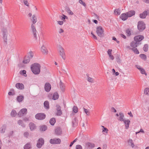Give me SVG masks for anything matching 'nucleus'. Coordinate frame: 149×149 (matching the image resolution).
Listing matches in <instances>:
<instances>
[{"mask_svg": "<svg viewBox=\"0 0 149 149\" xmlns=\"http://www.w3.org/2000/svg\"><path fill=\"white\" fill-rule=\"evenodd\" d=\"M17 123L19 125H20L23 127H25V125L23 121L22 120H18Z\"/></svg>", "mask_w": 149, "mask_h": 149, "instance_id": "31", "label": "nucleus"}, {"mask_svg": "<svg viewBox=\"0 0 149 149\" xmlns=\"http://www.w3.org/2000/svg\"><path fill=\"white\" fill-rule=\"evenodd\" d=\"M86 76L87 77V80L88 81L91 83H92L93 82L94 79L89 77V74H86Z\"/></svg>", "mask_w": 149, "mask_h": 149, "instance_id": "33", "label": "nucleus"}, {"mask_svg": "<svg viewBox=\"0 0 149 149\" xmlns=\"http://www.w3.org/2000/svg\"><path fill=\"white\" fill-rule=\"evenodd\" d=\"M95 145L94 143L90 142H87L86 143V147L87 148H93L95 147Z\"/></svg>", "mask_w": 149, "mask_h": 149, "instance_id": "20", "label": "nucleus"}, {"mask_svg": "<svg viewBox=\"0 0 149 149\" xmlns=\"http://www.w3.org/2000/svg\"><path fill=\"white\" fill-rule=\"evenodd\" d=\"M24 3L25 5L27 6H29V3L28 2L27 0H24Z\"/></svg>", "mask_w": 149, "mask_h": 149, "instance_id": "58", "label": "nucleus"}, {"mask_svg": "<svg viewBox=\"0 0 149 149\" xmlns=\"http://www.w3.org/2000/svg\"><path fill=\"white\" fill-rule=\"evenodd\" d=\"M128 16L127 14V13H123L120 15V18L123 21L126 20L128 18Z\"/></svg>", "mask_w": 149, "mask_h": 149, "instance_id": "17", "label": "nucleus"}, {"mask_svg": "<svg viewBox=\"0 0 149 149\" xmlns=\"http://www.w3.org/2000/svg\"><path fill=\"white\" fill-rule=\"evenodd\" d=\"M62 111L60 110L57 111V113H56V115L57 116H61L62 114Z\"/></svg>", "mask_w": 149, "mask_h": 149, "instance_id": "51", "label": "nucleus"}, {"mask_svg": "<svg viewBox=\"0 0 149 149\" xmlns=\"http://www.w3.org/2000/svg\"><path fill=\"white\" fill-rule=\"evenodd\" d=\"M7 128V125L6 124H3L0 128V132L1 134L4 133Z\"/></svg>", "mask_w": 149, "mask_h": 149, "instance_id": "15", "label": "nucleus"}, {"mask_svg": "<svg viewBox=\"0 0 149 149\" xmlns=\"http://www.w3.org/2000/svg\"><path fill=\"white\" fill-rule=\"evenodd\" d=\"M56 122V119L55 118H51L49 120V123L50 124L53 126L54 125Z\"/></svg>", "mask_w": 149, "mask_h": 149, "instance_id": "30", "label": "nucleus"}, {"mask_svg": "<svg viewBox=\"0 0 149 149\" xmlns=\"http://www.w3.org/2000/svg\"><path fill=\"white\" fill-rule=\"evenodd\" d=\"M120 117L118 120L121 121H123L125 120L123 119L124 116L123 113L120 112L119 113Z\"/></svg>", "mask_w": 149, "mask_h": 149, "instance_id": "26", "label": "nucleus"}, {"mask_svg": "<svg viewBox=\"0 0 149 149\" xmlns=\"http://www.w3.org/2000/svg\"><path fill=\"white\" fill-rule=\"evenodd\" d=\"M33 24L37 22V18L35 15H33L32 16V19H31Z\"/></svg>", "mask_w": 149, "mask_h": 149, "instance_id": "38", "label": "nucleus"}, {"mask_svg": "<svg viewBox=\"0 0 149 149\" xmlns=\"http://www.w3.org/2000/svg\"><path fill=\"white\" fill-rule=\"evenodd\" d=\"M148 45L146 44L144 45L143 49L145 52H147L148 49Z\"/></svg>", "mask_w": 149, "mask_h": 149, "instance_id": "44", "label": "nucleus"}, {"mask_svg": "<svg viewBox=\"0 0 149 149\" xmlns=\"http://www.w3.org/2000/svg\"><path fill=\"white\" fill-rule=\"evenodd\" d=\"M132 49L134 52V53L136 54H139V52L137 49L136 47H134L133 48H132Z\"/></svg>", "mask_w": 149, "mask_h": 149, "instance_id": "45", "label": "nucleus"}, {"mask_svg": "<svg viewBox=\"0 0 149 149\" xmlns=\"http://www.w3.org/2000/svg\"><path fill=\"white\" fill-rule=\"evenodd\" d=\"M59 53L60 55L61 56L63 59L65 60V57L64 50L62 47H59Z\"/></svg>", "mask_w": 149, "mask_h": 149, "instance_id": "7", "label": "nucleus"}, {"mask_svg": "<svg viewBox=\"0 0 149 149\" xmlns=\"http://www.w3.org/2000/svg\"><path fill=\"white\" fill-rule=\"evenodd\" d=\"M61 142V140L59 138L51 139L49 140V142L52 144H60Z\"/></svg>", "mask_w": 149, "mask_h": 149, "instance_id": "6", "label": "nucleus"}, {"mask_svg": "<svg viewBox=\"0 0 149 149\" xmlns=\"http://www.w3.org/2000/svg\"><path fill=\"white\" fill-rule=\"evenodd\" d=\"M76 149H82V148L81 145H78L76 146Z\"/></svg>", "mask_w": 149, "mask_h": 149, "instance_id": "55", "label": "nucleus"}, {"mask_svg": "<svg viewBox=\"0 0 149 149\" xmlns=\"http://www.w3.org/2000/svg\"><path fill=\"white\" fill-rule=\"evenodd\" d=\"M125 126V129H127L128 128L129 125L130 123V121L129 119L125 120L123 121Z\"/></svg>", "mask_w": 149, "mask_h": 149, "instance_id": "21", "label": "nucleus"}, {"mask_svg": "<svg viewBox=\"0 0 149 149\" xmlns=\"http://www.w3.org/2000/svg\"><path fill=\"white\" fill-rule=\"evenodd\" d=\"M77 120L76 118H74L73 120L72 121L73 126V127L76 126L77 125Z\"/></svg>", "mask_w": 149, "mask_h": 149, "instance_id": "32", "label": "nucleus"}, {"mask_svg": "<svg viewBox=\"0 0 149 149\" xmlns=\"http://www.w3.org/2000/svg\"><path fill=\"white\" fill-rule=\"evenodd\" d=\"M40 130L41 131H45L47 129V126L45 125H41L40 127Z\"/></svg>", "mask_w": 149, "mask_h": 149, "instance_id": "22", "label": "nucleus"}, {"mask_svg": "<svg viewBox=\"0 0 149 149\" xmlns=\"http://www.w3.org/2000/svg\"><path fill=\"white\" fill-rule=\"evenodd\" d=\"M17 115V113L16 111L14 109L12 110L10 115L12 117H15Z\"/></svg>", "mask_w": 149, "mask_h": 149, "instance_id": "36", "label": "nucleus"}, {"mask_svg": "<svg viewBox=\"0 0 149 149\" xmlns=\"http://www.w3.org/2000/svg\"><path fill=\"white\" fill-rule=\"evenodd\" d=\"M38 142L40 143L41 144H44V140L42 138H40L38 139Z\"/></svg>", "mask_w": 149, "mask_h": 149, "instance_id": "41", "label": "nucleus"}, {"mask_svg": "<svg viewBox=\"0 0 149 149\" xmlns=\"http://www.w3.org/2000/svg\"><path fill=\"white\" fill-rule=\"evenodd\" d=\"M25 137L27 138L29 135V133L28 132H25L24 134Z\"/></svg>", "mask_w": 149, "mask_h": 149, "instance_id": "56", "label": "nucleus"}, {"mask_svg": "<svg viewBox=\"0 0 149 149\" xmlns=\"http://www.w3.org/2000/svg\"><path fill=\"white\" fill-rule=\"evenodd\" d=\"M31 148V145L30 143L26 144L24 147V149H30Z\"/></svg>", "mask_w": 149, "mask_h": 149, "instance_id": "28", "label": "nucleus"}, {"mask_svg": "<svg viewBox=\"0 0 149 149\" xmlns=\"http://www.w3.org/2000/svg\"><path fill=\"white\" fill-rule=\"evenodd\" d=\"M126 13L128 17H130L135 15V12L134 10H131L127 12Z\"/></svg>", "mask_w": 149, "mask_h": 149, "instance_id": "18", "label": "nucleus"}, {"mask_svg": "<svg viewBox=\"0 0 149 149\" xmlns=\"http://www.w3.org/2000/svg\"><path fill=\"white\" fill-rule=\"evenodd\" d=\"M137 27L139 31H142L145 29V24L143 22L139 21L138 22Z\"/></svg>", "mask_w": 149, "mask_h": 149, "instance_id": "3", "label": "nucleus"}, {"mask_svg": "<svg viewBox=\"0 0 149 149\" xmlns=\"http://www.w3.org/2000/svg\"><path fill=\"white\" fill-rule=\"evenodd\" d=\"M27 112V111L26 109H21L18 113L17 115L19 117H21L22 116L26 114Z\"/></svg>", "mask_w": 149, "mask_h": 149, "instance_id": "5", "label": "nucleus"}, {"mask_svg": "<svg viewBox=\"0 0 149 149\" xmlns=\"http://www.w3.org/2000/svg\"><path fill=\"white\" fill-rule=\"evenodd\" d=\"M83 109L86 115L88 116L90 115V112L88 111V110L85 109V108H84Z\"/></svg>", "mask_w": 149, "mask_h": 149, "instance_id": "49", "label": "nucleus"}, {"mask_svg": "<svg viewBox=\"0 0 149 149\" xmlns=\"http://www.w3.org/2000/svg\"><path fill=\"white\" fill-rule=\"evenodd\" d=\"M8 95H14L15 94V92L14 89L13 88L11 89L10 91L8 93Z\"/></svg>", "mask_w": 149, "mask_h": 149, "instance_id": "34", "label": "nucleus"}, {"mask_svg": "<svg viewBox=\"0 0 149 149\" xmlns=\"http://www.w3.org/2000/svg\"><path fill=\"white\" fill-rule=\"evenodd\" d=\"M30 128L31 130H33L36 129V126L34 124L30 123L29 124Z\"/></svg>", "mask_w": 149, "mask_h": 149, "instance_id": "25", "label": "nucleus"}, {"mask_svg": "<svg viewBox=\"0 0 149 149\" xmlns=\"http://www.w3.org/2000/svg\"><path fill=\"white\" fill-rule=\"evenodd\" d=\"M15 87L17 89L23 90L24 88V86L23 84L20 83H17L15 85Z\"/></svg>", "mask_w": 149, "mask_h": 149, "instance_id": "14", "label": "nucleus"}, {"mask_svg": "<svg viewBox=\"0 0 149 149\" xmlns=\"http://www.w3.org/2000/svg\"><path fill=\"white\" fill-rule=\"evenodd\" d=\"M58 23L59 25H61L63 24V22L62 21H58Z\"/></svg>", "mask_w": 149, "mask_h": 149, "instance_id": "64", "label": "nucleus"}, {"mask_svg": "<svg viewBox=\"0 0 149 149\" xmlns=\"http://www.w3.org/2000/svg\"><path fill=\"white\" fill-rule=\"evenodd\" d=\"M63 17H62L61 19L64 21L65 19V18H67V17L64 15H63Z\"/></svg>", "mask_w": 149, "mask_h": 149, "instance_id": "60", "label": "nucleus"}, {"mask_svg": "<svg viewBox=\"0 0 149 149\" xmlns=\"http://www.w3.org/2000/svg\"><path fill=\"white\" fill-rule=\"evenodd\" d=\"M114 13L116 15H120V10L119 9H116L114 11Z\"/></svg>", "mask_w": 149, "mask_h": 149, "instance_id": "46", "label": "nucleus"}, {"mask_svg": "<svg viewBox=\"0 0 149 149\" xmlns=\"http://www.w3.org/2000/svg\"><path fill=\"white\" fill-rule=\"evenodd\" d=\"M112 50L111 49H109L107 52L108 54L109 55L111 54V52Z\"/></svg>", "mask_w": 149, "mask_h": 149, "instance_id": "63", "label": "nucleus"}, {"mask_svg": "<svg viewBox=\"0 0 149 149\" xmlns=\"http://www.w3.org/2000/svg\"><path fill=\"white\" fill-rule=\"evenodd\" d=\"M65 9L69 14L72 15L73 14V13L70 10L69 8L66 7L65 8Z\"/></svg>", "mask_w": 149, "mask_h": 149, "instance_id": "39", "label": "nucleus"}, {"mask_svg": "<svg viewBox=\"0 0 149 149\" xmlns=\"http://www.w3.org/2000/svg\"><path fill=\"white\" fill-rule=\"evenodd\" d=\"M24 97L22 95L18 96L17 97V100L19 102H22L24 100Z\"/></svg>", "mask_w": 149, "mask_h": 149, "instance_id": "27", "label": "nucleus"}, {"mask_svg": "<svg viewBox=\"0 0 149 149\" xmlns=\"http://www.w3.org/2000/svg\"><path fill=\"white\" fill-rule=\"evenodd\" d=\"M35 117L37 119L42 120L45 118L46 115L43 113H39L36 115Z\"/></svg>", "mask_w": 149, "mask_h": 149, "instance_id": "4", "label": "nucleus"}, {"mask_svg": "<svg viewBox=\"0 0 149 149\" xmlns=\"http://www.w3.org/2000/svg\"><path fill=\"white\" fill-rule=\"evenodd\" d=\"M13 133H14V132L13 131H10V132H9V133L8 134V136L10 137V136H12L13 135Z\"/></svg>", "mask_w": 149, "mask_h": 149, "instance_id": "59", "label": "nucleus"}, {"mask_svg": "<svg viewBox=\"0 0 149 149\" xmlns=\"http://www.w3.org/2000/svg\"><path fill=\"white\" fill-rule=\"evenodd\" d=\"M41 66L38 63H34L31 66V70L35 74H38L40 72Z\"/></svg>", "mask_w": 149, "mask_h": 149, "instance_id": "1", "label": "nucleus"}, {"mask_svg": "<svg viewBox=\"0 0 149 149\" xmlns=\"http://www.w3.org/2000/svg\"><path fill=\"white\" fill-rule=\"evenodd\" d=\"M51 85L49 83H46L45 86V91L47 92H49L51 89Z\"/></svg>", "mask_w": 149, "mask_h": 149, "instance_id": "12", "label": "nucleus"}, {"mask_svg": "<svg viewBox=\"0 0 149 149\" xmlns=\"http://www.w3.org/2000/svg\"><path fill=\"white\" fill-rule=\"evenodd\" d=\"M60 87L61 89L62 92L64 91L65 89V84L62 82L61 80L60 81Z\"/></svg>", "mask_w": 149, "mask_h": 149, "instance_id": "19", "label": "nucleus"}, {"mask_svg": "<svg viewBox=\"0 0 149 149\" xmlns=\"http://www.w3.org/2000/svg\"><path fill=\"white\" fill-rule=\"evenodd\" d=\"M104 31L102 27L101 26H98L96 28V33L97 35L100 37H103L104 36Z\"/></svg>", "mask_w": 149, "mask_h": 149, "instance_id": "2", "label": "nucleus"}, {"mask_svg": "<svg viewBox=\"0 0 149 149\" xmlns=\"http://www.w3.org/2000/svg\"><path fill=\"white\" fill-rule=\"evenodd\" d=\"M29 54L31 56V58L33 56V54L32 51H30L29 52Z\"/></svg>", "mask_w": 149, "mask_h": 149, "instance_id": "62", "label": "nucleus"}, {"mask_svg": "<svg viewBox=\"0 0 149 149\" xmlns=\"http://www.w3.org/2000/svg\"><path fill=\"white\" fill-rule=\"evenodd\" d=\"M147 11L146 10L144 11L142 13L140 14L139 17L142 19L145 18L147 15Z\"/></svg>", "mask_w": 149, "mask_h": 149, "instance_id": "16", "label": "nucleus"}, {"mask_svg": "<svg viewBox=\"0 0 149 149\" xmlns=\"http://www.w3.org/2000/svg\"><path fill=\"white\" fill-rule=\"evenodd\" d=\"M31 28L32 30V32H33L34 36L35 38L37 39V31L36 29L35 26L33 24H32L31 26Z\"/></svg>", "mask_w": 149, "mask_h": 149, "instance_id": "9", "label": "nucleus"}, {"mask_svg": "<svg viewBox=\"0 0 149 149\" xmlns=\"http://www.w3.org/2000/svg\"><path fill=\"white\" fill-rule=\"evenodd\" d=\"M30 61V58L28 56L25 57L23 61V63H27L29 62Z\"/></svg>", "mask_w": 149, "mask_h": 149, "instance_id": "23", "label": "nucleus"}, {"mask_svg": "<svg viewBox=\"0 0 149 149\" xmlns=\"http://www.w3.org/2000/svg\"><path fill=\"white\" fill-rule=\"evenodd\" d=\"M140 57L143 59L146 60V59L147 57L146 55L143 54H141L139 55Z\"/></svg>", "mask_w": 149, "mask_h": 149, "instance_id": "40", "label": "nucleus"}, {"mask_svg": "<svg viewBox=\"0 0 149 149\" xmlns=\"http://www.w3.org/2000/svg\"><path fill=\"white\" fill-rule=\"evenodd\" d=\"M79 3L82 4L85 7L86 6V4L85 2H83L82 0H79Z\"/></svg>", "mask_w": 149, "mask_h": 149, "instance_id": "52", "label": "nucleus"}, {"mask_svg": "<svg viewBox=\"0 0 149 149\" xmlns=\"http://www.w3.org/2000/svg\"><path fill=\"white\" fill-rule=\"evenodd\" d=\"M50 98L52 97V99L53 100H56L58 98V93L56 92L54 93L53 95H49L48 96Z\"/></svg>", "mask_w": 149, "mask_h": 149, "instance_id": "10", "label": "nucleus"}, {"mask_svg": "<svg viewBox=\"0 0 149 149\" xmlns=\"http://www.w3.org/2000/svg\"><path fill=\"white\" fill-rule=\"evenodd\" d=\"M43 145V144H41V143H40L37 142V145H36V146L38 148H40Z\"/></svg>", "mask_w": 149, "mask_h": 149, "instance_id": "53", "label": "nucleus"}, {"mask_svg": "<svg viewBox=\"0 0 149 149\" xmlns=\"http://www.w3.org/2000/svg\"><path fill=\"white\" fill-rule=\"evenodd\" d=\"M129 143H130L131 144V146L132 148H133L134 147V142L133 140L132 139H129Z\"/></svg>", "mask_w": 149, "mask_h": 149, "instance_id": "43", "label": "nucleus"}, {"mask_svg": "<svg viewBox=\"0 0 149 149\" xmlns=\"http://www.w3.org/2000/svg\"><path fill=\"white\" fill-rule=\"evenodd\" d=\"M55 134L57 135H59L62 134V130L59 127H57L55 130Z\"/></svg>", "mask_w": 149, "mask_h": 149, "instance_id": "13", "label": "nucleus"}, {"mask_svg": "<svg viewBox=\"0 0 149 149\" xmlns=\"http://www.w3.org/2000/svg\"><path fill=\"white\" fill-rule=\"evenodd\" d=\"M141 43L138 42H136V41H132L131 42L130 44V46L132 47V48L134 47H136L138 46L139 45L141 44Z\"/></svg>", "mask_w": 149, "mask_h": 149, "instance_id": "11", "label": "nucleus"}, {"mask_svg": "<svg viewBox=\"0 0 149 149\" xmlns=\"http://www.w3.org/2000/svg\"><path fill=\"white\" fill-rule=\"evenodd\" d=\"M20 73L21 74H22L25 77H26L27 76V74H26V71L25 70H21L20 72Z\"/></svg>", "mask_w": 149, "mask_h": 149, "instance_id": "42", "label": "nucleus"}, {"mask_svg": "<svg viewBox=\"0 0 149 149\" xmlns=\"http://www.w3.org/2000/svg\"><path fill=\"white\" fill-rule=\"evenodd\" d=\"M73 111L75 113L77 112L78 111V109L77 107L76 106H74L73 109Z\"/></svg>", "mask_w": 149, "mask_h": 149, "instance_id": "48", "label": "nucleus"}, {"mask_svg": "<svg viewBox=\"0 0 149 149\" xmlns=\"http://www.w3.org/2000/svg\"><path fill=\"white\" fill-rule=\"evenodd\" d=\"M144 38V37L142 36H137L134 37V40L137 42L140 43V41L143 40Z\"/></svg>", "mask_w": 149, "mask_h": 149, "instance_id": "8", "label": "nucleus"}, {"mask_svg": "<svg viewBox=\"0 0 149 149\" xmlns=\"http://www.w3.org/2000/svg\"><path fill=\"white\" fill-rule=\"evenodd\" d=\"M126 33L128 34V36H130L131 35L130 31L129 29H127L126 31Z\"/></svg>", "mask_w": 149, "mask_h": 149, "instance_id": "57", "label": "nucleus"}, {"mask_svg": "<svg viewBox=\"0 0 149 149\" xmlns=\"http://www.w3.org/2000/svg\"><path fill=\"white\" fill-rule=\"evenodd\" d=\"M44 106L47 109H48L49 108V102L47 101H45L44 103Z\"/></svg>", "mask_w": 149, "mask_h": 149, "instance_id": "29", "label": "nucleus"}, {"mask_svg": "<svg viewBox=\"0 0 149 149\" xmlns=\"http://www.w3.org/2000/svg\"><path fill=\"white\" fill-rule=\"evenodd\" d=\"M139 70L140 71L141 73L142 74H144L146 76L147 75V74L144 70V69L143 68H139Z\"/></svg>", "mask_w": 149, "mask_h": 149, "instance_id": "35", "label": "nucleus"}, {"mask_svg": "<svg viewBox=\"0 0 149 149\" xmlns=\"http://www.w3.org/2000/svg\"><path fill=\"white\" fill-rule=\"evenodd\" d=\"M41 50L43 54H47V49L44 45L42 46L41 48Z\"/></svg>", "mask_w": 149, "mask_h": 149, "instance_id": "24", "label": "nucleus"}, {"mask_svg": "<svg viewBox=\"0 0 149 149\" xmlns=\"http://www.w3.org/2000/svg\"><path fill=\"white\" fill-rule=\"evenodd\" d=\"M57 111L61 110V107L59 105L56 106Z\"/></svg>", "mask_w": 149, "mask_h": 149, "instance_id": "61", "label": "nucleus"}, {"mask_svg": "<svg viewBox=\"0 0 149 149\" xmlns=\"http://www.w3.org/2000/svg\"><path fill=\"white\" fill-rule=\"evenodd\" d=\"M3 37L4 41L6 42L7 40V35L5 33H3Z\"/></svg>", "mask_w": 149, "mask_h": 149, "instance_id": "47", "label": "nucleus"}, {"mask_svg": "<svg viewBox=\"0 0 149 149\" xmlns=\"http://www.w3.org/2000/svg\"><path fill=\"white\" fill-rule=\"evenodd\" d=\"M144 92L145 94L149 95V88H146L144 90Z\"/></svg>", "mask_w": 149, "mask_h": 149, "instance_id": "37", "label": "nucleus"}, {"mask_svg": "<svg viewBox=\"0 0 149 149\" xmlns=\"http://www.w3.org/2000/svg\"><path fill=\"white\" fill-rule=\"evenodd\" d=\"M77 140V138H76L72 142L70 145V147H71L72 145H73V144L74 143H75Z\"/></svg>", "mask_w": 149, "mask_h": 149, "instance_id": "54", "label": "nucleus"}, {"mask_svg": "<svg viewBox=\"0 0 149 149\" xmlns=\"http://www.w3.org/2000/svg\"><path fill=\"white\" fill-rule=\"evenodd\" d=\"M102 127L103 128L102 132H105L106 133H107L108 131V129L104 126H102Z\"/></svg>", "mask_w": 149, "mask_h": 149, "instance_id": "50", "label": "nucleus"}]
</instances>
